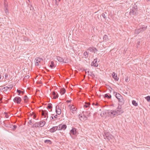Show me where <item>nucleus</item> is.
<instances>
[{"mask_svg":"<svg viewBox=\"0 0 150 150\" xmlns=\"http://www.w3.org/2000/svg\"><path fill=\"white\" fill-rule=\"evenodd\" d=\"M121 105H118L117 108L114 110H108V115L111 117H114L120 115L123 112Z\"/></svg>","mask_w":150,"mask_h":150,"instance_id":"f257e3e1","label":"nucleus"},{"mask_svg":"<svg viewBox=\"0 0 150 150\" xmlns=\"http://www.w3.org/2000/svg\"><path fill=\"white\" fill-rule=\"evenodd\" d=\"M103 136L105 139H107L109 141L112 139L114 137L111 134L108 132H104Z\"/></svg>","mask_w":150,"mask_h":150,"instance_id":"f03ea898","label":"nucleus"},{"mask_svg":"<svg viewBox=\"0 0 150 150\" xmlns=\"http://www.w3.org/2000/svg\"><path fill=\"white\" fill-rule=\"evenodd\" d=\"M134 7H132V8L131 9L130 12V14L131 15H137V7L134 4L133 6Z\"/></svg>","mask_w":150,"mask_h":150,"instance_id":"7ed1b4c3","label":"nucleus"},{"mask_svg":"<svg viewBox=\"0 0 150 150\" xmlns=\"http://www.w3.org/2000/svg\"><path fill=\"white\" fill-rule=\"evenodd\" d=\"M146 28V26L145 25L142 26L140 28L135 30V33L136 34H139L141 31H143L145 30Z\"/></svg>","mask_w":150,"mask_h":150,"instance_id":"20e7f679","label":"nucleus"},{"mask_svg":"<svg viewBox=\"0 0 150 150\" xmlns=\"http://www.w3.org/2000/svg\"><path fill=\"white\" fill-rule=\"evenodd\" d=\"M115 96L116 98L118 99L119 102H120L122 103H123L124 100L120 94L118 93H116Z\"/></svg>","mask_w":150,"mask_h":150,"instance_id":"39448f33","label":"nucleus"},{"mask_svg":"<svg viewBox=\"0 0 150 150\" xmlns=\"http://www.w3.org/2000/svg\"><path fill=\"white\" fill-rule=\"evenodd\" d=\"M58 130H65L67 128V126L66 125L60 124L58 126Z\"/></svg>","mask_w":150,"mask_h":150,"instance_id":"423d86ee","label":"nucleus"},{"mask_svg":"<svg viewBox=\"0 0 150 150\" xmlns=\"http://www.w3.org/2000/svg\"><path fill=\"white\" fill-rule=\"evenodd\" d=\"M42 59L40 58H37L35 59V65L38 66L39 65V62H40Z\"/></svg>","mask_w":150,"mask_h":150,"instance_id":"0eeeda50","label":"nucleus"},{"mask_svg":"<svg viewBox=\"0 0 150 150\" xmlns=\"http://www.w3.org/2000/svg\"><path fill=\"white\" fill-rule=\"evenodd\" d=\"M87 117H89V115H88L87 116H86L84 114L83 115H79V117L80 119V120L81 121H83V120H86L87 119Z\"/></svg>","mask_w":150,"mask_h":150,"instance_id":"6e6552de","label":"nucleus"},{"mask_svg":"<svg viewBox=\"0 0 150 150\" xmlns=\"http://www.w3.org/2000/svg\"><path fill=\"white\" fill-rule=\"evenodd\" d=\"M56 111L58 115H60L61 113V110L59 108V105H57L56 107Z\"/></svg>","mask_w":150,"mask_h":150,"instance_id":"1a4fd4ad","label":"nucleus"},{"mask_svg":"<svg viewBox=\"0 0 150 150\" xmlns=\"http://www.w3.org/2000/svg\"><path fill=\"white\" fill-rule=\"evenodd\" d=\"M58 126L53 127L50 129V131L51 132H54L57 130H58Z\"/></svg>","mask_w":150,"mask_h":150,"instance_id":"9d476101","label":"nucleus"},{"mask_svg":"<svg viewBox=\"0 0 150 150\" xmlns=\"http://www.w3.org/2000/svg\"><path fill=\"white\" fill-rule=\"evenodd\" d=\"M108 110L103 111L101 112L100 115L102 117H105L107 114H108Z\"/></svg>","mask_w":150,"mask_h":150,"instance_id":"9b49d317","label":"nucleus"},{"mask_svg":"<svg viewBox=\"0 0 150 150\" xmlns=\"http://www.w3.org/2000/svg\"><path fill=\"white\" fill-rule=\"evenodd\" d=\"M88 50L91 52L94 53L96 52L97 51V50L94 47H90L88 49Z\"/></svg>","mask_w":150,"mask_h":150,"instance_id":"f8f14e48","label":"nucleus"},{"mask_svg":"<svg viewBox=\"0 0 150 150\" xmlns=\"http://www.w3.org/2000/svg\"><path fill=\"white\" fill-rule=\"evenodd\" d=\"M12 86L11 85L9 86V87L6 86L4 87L2 90L4 91H10L12 88Z\"/></svg>","mask_w":150,"mask_h":150,"instance_id":"ddd939ff","label":"nucleus"},{"mask_svg":"<svg viewBox=\"0 0 150 150\" xmlns=\"http://www.w3.org/2000/svg\"><path fill=\"white\" fill-rule=\"evenodd\" d=\"M42 115L44 116V118H46V115H48V112L46 110H42L41 112Z\"/></svg>","mask_w":150,"mask_h":150,"instance_id":"4468645a","label":"nucleus"},{"mask_svg":"<svg viewBox=\"0 0 150 150\" xmlns=\"http://www.w3.org/2000/svg\"><path fill=\"white\" fill-rule=\"evenodd\" d=\"M97 59H94V61L92 63V65L93 66L97 67L98 64L97 63Z\"/></svg>","mask_w":150,"mask_h":150,"instance_id":"2eb2a0df","label":"nucleus"},{"mask_svg":"<svg viewBox=\"0 0 150 150\" xmlns=\"http://www.w3.org/2000/svg\"><path fill=\"white\" fill-rule=\"evenodd\" d=\"M14 102L16 101L17 103H20L21 101V98L19 97H16L13 99Z\"/></svg>","mask_w":150,"mask_h":150,"instance_id":"dca6fc26","label":"nucleus"},{"mask_svg":"<svg viewBox=\"0 0 150 150\" xmlns=\"http://www.w3.org/2000/svg\"><path fill=\"white\" fill-rule=\"evenodd\" d=\"M8 6V4L7 3V2H6V1H5L4 0V7L5 9V12L6 13H7V12H8V10H7V7Z\"/></svg>","mask_w":150,"mask_h":150,"instance_id":"f3484780","label":"nucleus"},{"mask_svg":"<svg viewBox=\"0 0 150 150\" xmlns=\"http://www.w3.org/2000/svg\"><path fill=\"white\" fill-rule=\"evenodd\" d=\"M112 76L113 78L116 81H118L119 79L117 77V74L114 72H113L112 74Z\"/></svg>","mask_w":150,"mask_h":150,"instance_id":"a211bd4d","label":"nucleus"},{"mask_svg":"<svg viewBox=\"0 0 150 150\" xmlns=\"http://www.w3.org/2000/svg\"><path fill=\"white\" fill-rule=\"evenodd\" d=\"M70 132L73 135H76L77 133L76 129L75 128H73L71 130Z\"/></svg>","mask_w":150,"mask_h":150,"instance_id":"6ab92c4d","label":"nucleus"},{"mask_svg":"<svg viewBox=\"0 0 150 150\" xmlns=\"http://www.w3.org/2000/svg\"><path fill=\"white\" fill-rule=\"evenodd\" d=\"M57 60L59 62L66 63V62L64 61V59L61 57L58 56L57 57Z\"/></svg>","mask_w":150,"mask_h":150,"instance_id":"aec40b11","label":"nucleus"},{"mask_svg":"<svg viewBox=\"0 0 150 150\" xmlns=\"http://www.w3.org/2000/svg\"><path fill=\"white\" fill-rule=\"evenodd\" d=\"M70 109L71 111L72 112L74 113V112H73L76 111L77 108L74 105H72L70 107Z\"/></svg>","mask_w":150,"mask_h":150,"instance_id":"412c9836","label":"nucleus"},{"mask_svg":"<svg viewBox=\"0 0 150 150\" xmlns=\"http://www.w3.org/2000/svg\"><path fill=\"white\" fill-rule=\"evenodd\" d=\"M39 123L40 124V127H43L45 124V122L44 121H40Z\"/></svg>","mask_w":150,"mask_h":150,"instance_id":"4be33fe9","label":"nucleus"},{"mask_svg":"<svg viewBox=\"0 0 150 150\" xmlns=\"http://www.w3.org/2000/svg\"><path fill=\"white\" fill-rule=\"evenodd\" d=\"M86 74L87 73V74L88 75H89L90 76H92L93 75V73L90 71H86Z\"/></svg>","mask_w":150,"mask_h":150,"instance_id":"5701e85b","label":"nucleus"},{"mask_svg":"<svg viewBox=\"0 0 150 150\" xmlns=\"http://www.w3.org/2000/svg\"><path fill=\"white\" fill-rule=\"evenodd\" d=\"M66 92V90L64 88H62L60 90V93L62 95L64 94Z\"/></svg>","mask_w":150,"mask_h":150,"instance_id":"b1692460","label":"nucleus"},{"mask_svg":"<svg viewBox=\"0 0 150 150\" xmlns=\"http://www.w3.org/2000/svg\"><path fill=\"white\" fill-rule=\"evenodd\" d=\"M40 127V124H39V122H36V123H35V124H33V127Z\"/></svg>","mask_w":150,"mask_h":150,"instance_id":"393cba45","label":"nucleus"},{"mask_svg":"<svg viewBox=\"0 0 150 150\" xmlns=\"http://www.w3.org/2000/svg\"><path fill=\"white\" fill-rule=\"evenodd\" d=\"M132 104L134 106H137L138 105V103L136 102L134 100L132 101Z\"/></svg>","mask_w":150,"mask_h":150,"instance_id":"a878e982","label":"nucleus"},{"mask_svg":"<svg viewBox=\"0 0 150 150\" xmlns=\"http://www.w3.org/2000/svg\"><path fill=\"white\" fill-rule=\"evenodd\" d=\"M103 39L104 40H105V41L108 40V36L106 35H105L103 36Z\"/></svg>","mask_w":150,"mask_h":150,"instance_id":"bb28decb","label":"nucleus"},{"mask_svg":"<svg viewBox=\"0 0 150 150\" xmlns=\"http://www.w3.org/2000/svg\"><path fill=\"white\" fill-rule=\"evenodd\" d=\"M54 63L53 62L51 61V64L50 65V66L51 68H52L53 67H54Z\"/></svg>","mask_w":150,"mask_h":150,"instance_id":"cd10ccee","label":"nucleus"},{"mask_svg":"<svg viewBox=\"0 0 150 150\" xmlns=\"http://www.w3.org/2000/svg\"><path fill=\"white\" fill-rule=\"evenodd\" d=\"M111 97V95L108 96V94H106L105 95L104 98H110Z\"/></svg>","mask_w":150,"mask_h":150,"instance_id":"c85d7f7f","label":"nucleus"},{"mask_svg":"<svg viewBox=\"0 0 150 150\" xmlns=\"http://www.w3.org/2000/svg\"><path fill=\"white\" fill-rule=\"evenodd\" d=\"M44 142L45 143L50 144L51 143V141L49 140H45L44 141Z\"/></svg>","mask_w":150,"mask_h":150,"instance_id":"c756f323","label":"nucleus"},{"mask_svg":"<svg viewBox=\"0 0 150 150\" xmlns=\"http://www.w3.org/2000/svg\"><path fill=\"white\" fill-rule=\"evenodd\" d=\"M145 99L148 102L150 101V96H148L145 97Z\"/></svg>","mask_w":150,"mask_h":150,"instance_id":"7c9ffc66","label":"nucleus"},{"mask_svg":"<svg viewBox=\"0 0 150 150\" xmlns=\"http://www.w3.org/2000/svg\"><path fill=\"white\" fill-rule=\"evenodd\" d=\"M83 55L85 57H87L88 56V52H85L84 53Z\"/></svg>","mask_w":150,"mask_h":150,"instance_id":"2f4dec72","label":"nucleus"},{"mask_svg":"<svg viewBox=\"0 0 150 150\" xmlns=\"http://www.w3.org/2000/svg\"><path fill=\"white\" fill-rule=\"evenodd\" d=\"M28 99V97L26 96H25L24 97V100L25 101V103H26V102H27V100Z\"/></svg>","mask_w":150,"mask_h":150,"instance_id":"473e14b6","label":"nucleus"},{"mask_svg":"<svg viewBox=\"0 0 150 150\" xmlns=\"http://www.w3.org/2000/svg\"><path fill=\"white\" fill-rule=\"evenodd\" d=\"M52 104L51 103H49L48 105L47 108L49 109H50L52 108Z\"/></svg>","mask_w":150,"mask_h":150,"instance_id":"72a5a7b5","label":"nucleus"},{"mask_svg":"<svg viewBox=\"0 0 150 150\" xmlns=\"http://www.w3.org/2000/svg\"><path fill=\"white\" fill-rule=\"evenodd\" d=\"M58 93H57V95H55V96H54L53 97V98L54 99H56V98H58Z\"/></svg>","mask_w":150,"mask_h":150,"instance_id":"f704fd0d","label":"nucleus"},{"mask_svg":"<svg viewBox=\"0 0 150 150\" xmlns=\"http://www.w3.org/2000/svg\"><path fill=\"white\" fill-rule=\"evenodd\" d=\"M89 103H86V104L84 105V107L85 108H87L88 107V106H89Z\"/></svg>","mask_w":150,"mask_h":150,"instance_id":"c9c22d12","label":"nucleus"},{"mask_svg":"<svg viewBox=\"0 0 150 150\" xmlns=\"http://www.w3.org/2000/svg\"><path fill=\"white\" fill-rule=\"evenodd\" d=\"M17 91L19 93L18 95H20V93H21V91L20 90L17 89Z\"/></svg>","mask_w":150,"mask_h":150,"instance_id":"e433bc0d","label":"nucleus"},{"mask_svg":"<svg viewBox=\"0 0 150 150\" xmlns=\"http://www.w3.org/2000/svg\"><path fill=\"white\" fill-rule=\"evenodd\" d=\"M29 78V76L28 75H27L25 76L24 78V79H28Z\"/></svg>","mask_w":150,"mask_h":150,"instance_id":"4c0bfd02","label":"nucleus"},{"mask_svg":"<svg viewBox=\"0 0 150 150\" xmlns=\"http://www.w3.org/2000/svg\"><path fill=\"white\" fill-rule=\"evenodd\" d=\"M102 16L104 18H105V19H106V16H105V14L103 13L102 14Z\"/></svg>","mask_w":150,"mask_h":150,"instance_id":"58836bf2","label":"nucleus"},{"mask_svg":"<svg viewBox=\"0 0 150 150\" xmlns=\"http://www.w3.org/2000/svg\"><path fill=\"white\" fill-rule=\"evenodd\" d=\"M52 94L54 96H55V95H57V94H56L54 92H53L52 93Z\"/></svg>","mask_w":150,"mask_h":150,"instance_id":"ea45409f","label":"nucleus"},{"mask_svg":"<svg viewBox=\"0 0 150 150\" xmlns=\"http://www.w3.org/2000/svg\"><path fill=\"white\" fill-rule=\"evenodd\" d=\"M17 127V126L16 125H14L13 126V129H15Z\"/></svg>","mask_w":150,"mask_h":150,"instance_id":"a19ab883","label":"nucleus"},{"mask_svg":"<svg viewBox=\"0 0 150 150\" xmlns=\"http://www.w3.org/2000/svg\"><path fill=\"white\" fill-rule=\"evenodd\" d=\"M125 81L126 82H127L128 81V77H126L125 78Z\"/></svg>","mask_w":150,"mask_h":150,"instance_id":"79ce46f5","label":"nucleus"},{"mask_svg":"<svg viewBox=\"0 0 150 150\" xmlns=\"http://www.w3.org/2000/svg\"><path fill=\"white\" fill-rule=\"evenodd\" d=\"M4 114H5V117L6 118H8V116L7 115V113L6 112H4Z\"/></svg>","mask_w":150,"mask_h":150,"instance_id":"37998d69","label":"nucleus"},{"mask_svg":"<svg viewBox=\"0 0 150 150\" xmlns=\"http://www.w3.org/2000/svg\"><path fill=\"white\" fill-rule=\"evenodd\" d=\"M8 77V75L6 74L5 75V77L6 79Z\"/></svg>","mask_w":150,"mask_h":150,"instance_id":"c03bdc74","label":"nucleus"},{"mask_svg":"<svg viewBox=\"0 0 150 150\" xmlns=\"http://www.w3.org/2000/svg\"><path fill=\"white\" fill-rule=\"evenodd\" d=\"M140 41H138L137 44H138V45H139V43H140Z\"/></svg>","mask_w":150,"mask_h":150,"instance_id":"a18cd8bd","label":"nucleus"},{"mask_svg":"<svg viewBox=\"0 0 150 150\" xmlns=\"http://www.w3.org/2000/svg\"><path fill=\"white\" fill-rule=\"evenodd\" d=\"M57 115H56L54 116V117L55 118H57Z\"/></svg>","mask_w":150,"mask_h":150,"instance_id":"49530a36","label":"nucleus"},{"mask_svg":"<svg viewBox=\"0 0 150 150\" xmlns=\"http://www.w3.org/2000/svg\"><path fill=\"white\" fill-rule=\"evenodd\" d=\"M30 125L31 124V123H32L31 121L30 120Z\"/></svg>","mask_w":150,"mask_h":150,"instance_id":"de8ad7c7","label":"nucleus"},{"mask_svg":"<svg viewBox=\"0 0 150 150\" xmlns=\"http://www.w3.org/2000/svg\"><path fill=\"white\" fill-rule=\"evenodd\" d=\"M67 102H70V100H68V101H67Z\"/></svg>","mask_w":150,"mask_h":150,"instance_id":"09e8293b","label":"nucleus"},{"mask_svg":"<svg viewBox=\"0 0 150 150\" xmlns=\"http://www.w3.org/2000/svg\"><path fill=\"white\" fill-rule=\"evenodd\" d=\"M51 118H52V119H53V117H51Z\"/></svg>","mask_w":150,"mask_h":150,"instance_id":"8fccbe9b","label":"nucleus"},{"mask_svg":"<svg viewBox=\"0 0 150 150\" xmlns=\"http://www.w3.org/2000/svg\"><path fill=\"white\" fill-rule=\"evenodd\" d=\"M98 105V104L97 103H96L95 105Z\"/></svg>","mask_w":150,"mask_h":150,"instance_id":"3c124183","label":"nucleus"},{"mask_svg":"<svg viewBox=\"0 0 150 150\" xmlns=\"http://www.w3.org/2000/svg\"><path fill=\"white\" fill-rule=\"evenodd\" d=\"M1 78V76L0 75V79Z\"/></svg>","mask_w":150,"mask_h":150,"instance_id":"603ef678","label":"nucleus"},{"mask_svg":"<svg viewBox=\"0 0 150 150\" xmlns=\"http://www.w3.org/2000/svg\"><path fill=\"white\" fill-rule=\"evenodd\" d=\"M21 93H23V91H21Z\"/></svg>","mask_w":150,"mask_h":150,"instance_id":"864d4df0","label":"nucleus"},{"mask_svg":"<svg viewBox=\"0 0 150 150\" xmlns=\"http://www.w3.org/2000/svg\"><path fill=\"white\" fill-rule=\"evenodd\" d=\"M48 118V116L47 117V118H46V120L47 119V118Z\"/></svg>","mask_w":150,"mask_h":150,"instance_id":"5fc2aeb1","label":"nucleus"},{"mask_svg":"<svg viewBox=\"0 0 150 150\" xmlns=\"http://www.w3.org/2000/svg\"><path fill=\"white\" fill-rule=\"evenodd\" d=\"M142 26V25H141V26H139V27H141Z\"/></svg>","mask_w":150,"mask_h":150,"instance_id":"6e6d98bb","label":"nucleus"},{"mask_svg":"<svg viewBox=\"0 0 150 150\" xmlns=\"http://www.w3.org/2000/svg\"><path fill=\"white\" fill-rule=\"evenodd\" d=\"M28 0V1H29H29H30L29 0Z\"/></svg>","mask_w":150,"mask_h":150,"instance_id":"4d7b16f0","label":"nucleus"},{"mask_svg":"<svg viewBox=\"0 0 150 150\" xmlns=\"http://www.w3.org/2000/svg\"><path fill=\"white\" fill-rule=\"evenodd\" d=\"M0 100H1V99H0Z\"/></svg>","mask_w":150,"mask_h":150,"instance_id":"13d9d810","label":"nucleus"},{"mask_svg":"<svg viewBox=\"0 0 150 150\" xmlns=\"http://www.w3.org/2000/svg\"><path fill=\"white\" fill-rule=\"evenodd\" d=\"M60 0H59V1H60Z\"/></svg>","mask_w":150,"mask_h":150,"instance_id":"bf43d9fd","label":"nucleus"},{"mask_svg":"<svg viewBox=\"0 0 150 150\" xmlns=\"http://www.w3.org/2000/svg\"><path fill=\"white\" fill-rule=\"evenodd\" d=\"M148 1H149L150 0H147Z\"/></svg>","mask_w":150,"mask_h":150,"instance_id":"052dcab7","label":"nucleus"}]
</instances>
